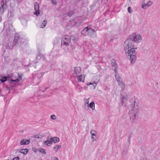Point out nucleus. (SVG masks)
Here are the masks:
<instances>
[{
    "label": "nucleus",
    "instance_id": "f257e3e1",
    "mask_svg": "<svg viewBox=\"0 0 160 160\" xmlns=\"http://www.w3.org/2000/svg\"><path fill=\"white\" fill-rule=\"evenodd\" d=\"M132 101V103L129 106V115L130 121L134 123L136 122L138 117L139 104L138 100L136 98H134Z\"/></svg>",
    "mask_w": 160,
    "mask_h": 160
},
{
    "label": "nucleus",
    "instance_id": "f03ea898",
    "mask_svg": "<svg viewBox=\"0 0 160 160\" xmlns=\"http://www.w3.org/2000/svg\"><path fill=\"white\" fill-rule=\"evenodd\" d=\"M135 49H137V48H132L125 51L126 56L127 58L130 61L132 64L135 63L136 59V53Z\"/></svg>",
    "mask_w": 160,
    "mask_h": 160
},
{
    "label": "nucleus",
    "instance_id": "7ed1b4c3",
    "mask_svg": "<svg viewBox=\"0 0 160 160\" xmlns=\"http://www.w3.org/2000/svg\"><path fill=\"white\" fill-rule=\"evenodd\" d=\"M75 38L73 37L68 35L64 36L61 40V45L62 47H67L70 43L71 46H73V44L74 43Z\"/></svg>",
    "mask_w": 160,
    "mask_h": 160
},
{
    "label": "nucleus",
    "instance_id": "20e7f679",
    "mask_svg": "<svg viewBox=\"0 0 160 160\" xmlns=\"http://www.w3.org/2000/svg\"><path fill=\"white\" fill-rule=\"evenodd\" d=\"M129 39H131L132 42H134L137 43L141 42L142 38L140 34L134 33L131 35Z\"/></svg>",
    "mask_w": 160,
    "mask_h": 160
},
{
    "label": "nucleus",
    "instance_id": "39448f33",
    "mask_svg": "<svg viewBox=\"0 0 160 160\" xmlns=\"http://www.w3.org/2000/svg\"><path fill=\"white\" fill-rule=\"evenodd\" d=\"M22 79V77L20 75H18V78L15 80L12 79L11 78L6 77H0V80L2 82H4L6 81H8L10 83L11 82H18Z\"/></svg>",
    "mask_w": 160,
    "mask_h": 160
},
{
    "label": "nucleus",
    "instance_id": "423d86ee",
    "mask_svg": "<svg viewBox=\"0 0 160 160\" xmlns=\"http://www.w3.org/2000/svg\"><path fill=\"white\" fill-rule=\"evenodd\" d=\"M124 49L125 51L128 50L131 48H134L133 42L129 38L127 39L124 42Z\"/></svg>",
    "mask_w": 160,
    "mask_h": 160
},
{
    "label": "nucleus",
    "instance_id": "0eeeda50",
    "mask_svg": "<svg viewBox=\"0 0 160 160\" xmlns=\"http://www.w3.org/2000/svg\"><path fill=\"white\" fill-rule=\"evenodd\" d=\"M6 2L5 0H2L1 2V7H0V13H3L6 9Z\"/></svg>",
    "mask_w": 160,
    "mask_h": 160
},
{
    "label": "nucleus",
    "instance_id": "6e6552de",
    "mask_svg": "<svg viewBox=\"0 0 160 160\" xmlns=\"http://www.w3.org/2000/svg\"><path fill=\"white\" fill-rule=\"evenodd\" d=\"M88 35L92 38H95L96 37V32L93 29L90 27Z\"/></svg>",
    "mask_w": 160,
    "mask_h": 160
},
{
    "label": "nucleus",
    "instance_id": "1a4fd4ad",
    "mask_svg": "<svg viewBox=\"0 0 160 160\" xmlns=\"http://www.w3.org/2000/svg\"><path fill=\"white\" fill-rule=\"evenodd\" d=\"M34 9L35 11L34 14L38 16L40 13V11L39 10V6L37 2L34 3Z\"/></svg>",
    "mask_w": 160,
    "mask_h": 160
},
{
    "label": "nucleus",
    "instance_id": "9d476101",
    "mask_svg": "<svg viewBox=\"0 0 160 160\" xmlns=\"http://www.w3.org/2000/svg\"><path fill=\"white\" fill-rule=\"evenodd\" d=\"M152 4V2L151 1H148L147 3L143 2L142 4V8L146 9Z\"/></svg>",
    "mask_w": 160,
    "mask_h": 160
},
{
    "label": "nucleus",
    "instance_id": "9b49d317",
    "mask_svg": "<svg viewBox=\"0 0 160 160\" xmlns=\"http://www.w3.org/2000/svg\"><path fill=\"white\" fill-rule=\"evenodd\" d=\"M7 28L6 32H7V35L10 34L11 32L14 31V29L13 28L12 25L11 24H9Z\"/></svg>",
    "mask_w": 160,
    "mask_h": 160
},
{
    "label": "nucleus",
    "instance_id": "f8f14e48",
    "mask_svg": "<svg viewBox=\"0 0 160 160\" xmlns=\"http://www.w3.org/2000/svg\"><path fill=\"white\" fill-rule=\"evenodd\" d=\"M89 28V27H87L84 28L81 32L82 34L84 36L88 35Z\"/></svg>",
    "mask_w": 160,
    "mask_h": 160
},
{
    "label": "nucleus",
    "instance_id": "ddd939ff",
    "mask_svg": "<svg viewBox=\"0 0 160 160\" xmlns=\"http://www.w3.org/2000/svg\"><path fill=\"white\" fill-rule=\"evenodd\" d=\"M20 39V37L18 34H16L15 35L14 41L13 42L12 46L16 45L18 40Z\"/></svg>",
    "mask_w": 160,
    "mask_h": 160
},
{
    "label": "nucleus",
    "instance_id": "4468645a",
    "mask_svg": "<svg viewBox=\"0 0 160 160\" xmlns=\"http://www.w3.org/2000/svg\"><path fill=\"white\" fill-rule=\"evenodd\" d=\"M112 69L114 70L115 73L118 72L117 70V63L116 62L114 61V62L112 61Z\"/></svg>",
    "mask_w": 160,
    "mask_h": 160
},
{
    "label": "nucleus",
    "instance_id": "2eb2a0df",
    "mask_svg": "<svg viewBox=\"0 0 160 160\" xmlns=\"http://www.w3.org/2000/svg\"><path fill=\"white\" fill-rule=\"evenodd\" d=\"M85 78V75L84 74L81 75L80 76H78L77 77L78 82H84V79Z\"/></svg>",
    "mask_w": 160,
    "mask_h": 160
},
{
    "label": "nucleus",
    "instance_id": "dca6fc26",
    "mask_svg": "<svg viewBox=\"0 0 160 160\" xmlns=\"http://www.w3.org/2000/svg\"><path fill=\"white\" fill-rule=\"evenodd\" d=\"M30 142L29 140H27L25 139H22L20 141V144L21 145H28Z\"/></svg>",
    "mask_w": 160,
    "mask_h": 160
},
{
    "label": "nucleus",
    "instance_id": "f3484780",
    "mask_svg": "<svg viewBox=\"0 0 160 160\" xmlns=\"http://www.w3.org/2000/svg\"><path fill=\"white\" fill-rule=\"evenodd\" d=\"M99 81V79H98L97 82H96V81H94L92 83L88 82L87 83V86L90 85H92L93 86V88L95 89V87H96L97 85L98 82Z\"/></svg>",
    "mask_w": 160,
    "mask_h": 160
},
{
    "label": "nucleus",
    "instance_id": "a211bd4d",
    "mask_svg": "<svg viewBox=\"0 0 160 160\" xmlns=\"http://www.w3.org/2000/svg\"><path fill=\"white\" fill-rule=\"evenodd\" d=\"M115 76L116 79L118 83L122 81V80L118 73V72L115 73Z\"/></svg>",
    "mask_w": 160,
    "mask_h": 160
},
{
    "label": "nucleus",
    "instance_id": "6ab92c4d",
    "mask_svg": "<svg viewBox=\"0 0 160 160\" xmlns=\"http://www.w3.org/2000/svg\"><path fill=\"white\" fill-rule=\"evenodd\" d=\"M121 98L122 99V106H125L126 104H125L124 102V100L123 99H125L126 100L128 99V97L126 95L125 96L122 95V94H121Z\"/></svg>",
    "mask_w": 160,
    "mask_h": 160
},
{
    "label": "nucleus",
    "instance_id": "aec40b11",
    "mask_svg": "<svg viewBox=\"0 0 160 160\" xmlns=\"http://www.w3.org/2000/svg\"><path fill=\"white\" fill-rule=\"evenodd\" d=\"M74 71L76 74H79L81 72V69L80 67H75Z\"/></svg>",
    "mask_w": 160,
    "mask_h": 160
},
{
    "label": "nucleus",
    "instance_id": "412c9836",
    "mask_svg": "<svg viewBox=\"0 0 160 160\" xmlns=\"http://www.w3.org/2000/svg\"><path fill=\"white\" fill-rule=\"evenodd\" d=\"M44 142L45 145L48 146H50L52 143L51 138H50L48 140H47V141H44Z\"/></svg>",
    "mask_w": 160,
    "mask_h": 160
},
{
    "label": "nucleus",
    "instance_id": "4be33fe9",
    "mask_svg": "<svg viewBox=\"0 0 160 160\" xmlns=\"http://www.w3.org/2000/svg\"><path fill=\"white\" fill-rule=\"evenodd\" d=\"M89 107L91 108L92 110H94L95 109V103L93 101H92L91 102L89 105H88Z\"/></svg>",
    "mask_w": 160,
    "mask_h": 160
},
{
    "label": "nucleus",
    "instance_id": "5701e85b",
    "mask_svg": "<svg viewBox=\"0 0 160 160\" xmlns=\"http://www.w3.org/2000/svg\"><path fill=\"white\" fill-rule=\"evenodd\" d=\"M52 142H53L54 143H58L59 141V138L57 137H54L53 138H51Z\"/></svg>",
    "mask_w": 160,
    "mask_h": 160
},
{
    "label": "nucleus",
    "instance_id": "b1692460",
    "mask_svg": "<svg viewBox=\"0 0 160 160\" xmlns=\"http://www.w3.org/2000/svg\"><path fill=\"white\" fill-rule=\"evenodd\" d=\"M118 85L120 86L122 89V90H123L125 88L124 84L122 82V81L118 83Z\"/></svg>",
    "mask_w": 160,
    "mask_h": 160
},
{
    "label": "nucleus",
    "instance_id": "393cba45",
    "mask_svg": "<svg viewBox=\"0 0 160 160\" xmlns=\"http://www.w3.org/2000/svg\"><path fill=\"white\" fill-rule=\"evenodd\" d=\"M28 149H23L20 150V152L24 154H26L28 152Z\"/></svg>",
    "mask_w": 160,
    "mask_h": 160
},
{
    "label": "nucleus",
    "instance_id": "a878e982",
    "mask_svg": "<svg viewBox=\"0 0 160 160\" xmlns=\"http://www.w3.org/2000/svg\"><path fill=\"white\" fill-rule=\"evenodd\" d=\"M47 23V20H44L42 23V24L41 25L40 27L42 28H44L46 24Z\"/></svg>",
    "mask_w": 160,
    "mask_h": 160
},
{
    "label": "nucleus",
    "instance_id": "bb28decb",
    "mask_svg": "<svg viewBox=\"0 0 160 160\" xmlns=\"http://www.w3.org/2000/svg\"><path fill=\"white\" fill-rule=\"evenodd\" d=\"M61 148V146L60 145H56L53 147V149H54V151L57 152L58 149L60 148Z\"/></svg>",
    "mask_w": 160,
    "mask_h": 160
},
{
    "label": "nucleus",
    "instance_id": "cd10ccee",
    "mask_svg": "<svg viewBox=\"0 0 160 160\" xmlns=\"http://www.w3.org/2000/svg\"><path fill=\"white\" fill-rule=\"evenodd\" d=\"M91 138L92 142H94L95 141H96L97 140V136L96 134H93L92 135H91Z\"/></svg>",
    "mask_w": 160,
    "mask_h": 160
},
{
    "label": "nucleus",
    "instance_id": "c85d7f7f",
    "mask_svg": "<svg viewBox=\"0 0 160 160\" xmlns=\"http://www.w3.org/2000/svg\"><path fill=\"white\" fill-rule=\"evenodd\" d=\"M11 44L12 43L11 42H8L6 46V48L7 49H11L12 48Z\"/></svg>",
    "mask_w": 160,
    "mask_h": 160
},
{
    "label": "nucleus",
    "instance_id": "c756f323",
    "mask_svg": "<svg viewBox=\"0 0 160 160\" xmlns=\"http://www.w3.org/2000/svg\"><path fill=\"white\" fill-rule=\"evenodd\" d=\"M74 13L72 11H71L67 13L69 17H71Z\"/></svg>",
    "mask_w": 160,
    "mask_h": 160
},
{
    "label": "nucleus",
    "instance_id": "7c9ffc66",
    "mask_svg": "<svg viewBox=\"0 0 160 160\" xmlns=\"http://www.w3.org/2000/svg\"><path fill=\"white\" fill-rule=\"evenodd\" d=\"M76 88L77 89L78 92H81L82 89V88L80 87L79 86H77Z\"/></svg>",
    "mask_w": 160,
    "mask_h": 160
},
{
    "label": "nucleus",
    "instance_id": "2f4dec72",
    "mask_svg": "<svg viewBox=\"0 0 160 160\" xmlns=\"http://www.w3.org/2000/svg\"><path fill=\"white\" fill-rule=\"evenodd\" d=\"M39 151L44 154H46V152L45 150L42 148H40L39 150Z\"/></svg>",
    "mask_w": 160,
    "mask_h": 160
},
{
    "label": "nucleus",
    "instance_id": "473e14b6",
    "mask_svg": "<svg viewBox=\"0 0 160 160\" xmlns=\"http://www.w3.org/2000/svg\"><path fill=\"white\" fill-rule=\"evenodd\" d=\"M96 131L94 130H92L90 132V134L91 135H92L93 134H96Z\"/></svg>",
    "mask_w": 160,
    "mask_h": 160
},
{
    "label": "nucleus",
    "instance_id": "72a5a7b5",
    "mask_svg": "<svg viewBox=\"0 0 160 160\" xmlns=\"http://www.w3.org/2000/svg\"><path fill=\"white\" fill-rule=\"evenodd\" d=\"M51 118L52 120H55L56 119V117L55 115L53 114L51 116Z\"/></svg>",
    "mask_w": 160,
    "mask_h": 160
},
{
    "label": "nucleus",
    "instance_id": "f704fd0d",
    "mask_svg": "<svg viewBox=\"0 0 160 160\" xmlns=\"http://www.w3.org/2000/svg\"><path fill=\"white\" fill-rule=\"evenodd\" d=\"M42 74L41 72H38L37 77L38 78H40L42 77Z\"/></svg>",
    "mask_w": 160,
    "mask_h": 160
},
{
    "label": "nucleus",
    "instance_id": "c9c22d12",
    "mask_svg": "<svg viewBox=\"0 0 160 160\" xmlns=\"http://www.w3.org/2000/svg\"><path fill=\"white\" fill-rule=\"evenodd\" d=\"M90 98H88L86 99L85 100V104H87L88 105H89V99Z\"/></svg>",
    "mask_w": 160,
    "mask_h": 160
},
{
    "label": "nucleus",
    "instance_id": "e433bc0d",
    "mask_svg": "<svg viewBox=\"0 0 160 160\" xmlns=\"http://www.w3.org/2000/svg\"><path fill=\"white\" fill-rule=\"evenodd\" d=\"M128 12L129 13H131L132 12V11L131 10V8L130 7H129L128 8Z\"/></svg>",
    "mask_w": 160,
    "mask_h": 160
},
{
    "label": "nucleus",
    "instance_id": "4c0bfd02",
    "mask_svg": "<svg viewBox=\"0 0 160 160\" xmlns=\"http://www.w3.org/2000/svg\"><path fill=\"white\" fill-rule=\"evenodd\" d=\"M51 2L54 5H56L57 2L55 0H52Z\"/></svg>",
    "mask_w": 160,
    "mask_h": 160
},
{
    "label": "nucleus",
    "instance_id": "58836bf2",
    "mask_svg": "<svg viewBox=\"0 0 160 160\" xmlns=\"http://www.w3.org/2000/svg\"><path fill=\"white\" fill-rule=\"evenodd\" d=\"M19 158L18 157H16L13 158L12 160H19Z\"/></svg>",
    "mask_w": 160,
    "mask_h": 160
},
{
    "label": "nucleus",
    "instance_id": "ea45409f",
    "mask_svg": "<svg viewBox=\"0 0 160 160\" xmlns=\"http://www.w3.org/2000/svg\"><path fill=\"white\" fill-rule=\"evenodd\" d=\"M53 160H58V159L57 158L54 157V158Z\"/></svg>",
    "mask_w": 160,
    "mask_h": 160
},
{
    "label": "nucleus",
    "instance_id": "a19ab883",
    "mask_svg": "<svg viewBox=\"0 0 160 160\" xmlns=\"http://www.w3.org/2000/svg\"><path fill=\"white\" fill-rule=\"evenodd\" d=\"M37 135H36L35 137L36 138H38V137H37Z\"/></svg>",
    "mask_w": 160,
    "mask_h": 160
},
{
    "label": "nucleus",
    "instance_id": "79ce46f5",
    "mask_svg": "<svg viewBox=\"0 0 160 160\" xmlns=\"http://www.w3.org/2000/svg\"><path fill=\"white\" fill-rule=\"evenodd\" d=\"M128 140L129 142V143H130V142L129 139H128Z\"/></svg>",
    "mask_w": 160,
    "mask_h": 160
},
{
    "label": "nucleus",
    "instance_id": "37998d69",
    "mask_svg": "<svg viewBox=\"0 0 160 160\" xmlns=\"http://www.w3.org/2000/svg\"><path fill=\"white\" fill-rule=\"evenodd\" d=\"M20 40L21 41H23V40L21 39Z\"/></svg>",
    "mask_w": 160,
    "mask_h": 160
},
{
    "label": "nucleus",
    "instance_id": "c03bdc74",
    "mask_svg": "<svg viewBox=\"0 0 160 160\" xmlns=\"http://www.w3.org/2000/svg\"><path fill=\"white\" fill-rule=\"evenodd\" d=\"M38 56H37V58H38Z\"/></svg>",
    "mask_w": 160,
    "mask_h": 160
}]
</instances>
